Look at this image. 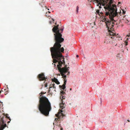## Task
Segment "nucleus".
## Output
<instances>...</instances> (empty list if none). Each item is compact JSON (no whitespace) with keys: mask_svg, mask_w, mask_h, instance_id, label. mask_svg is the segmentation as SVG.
I'll list each match as a JSON object with an SVG mask.
<instances>
[{"mask_svg":"<svg viewBox=\"0 0 130 130\" xmlns=\"http://www.w3.org/2000/svg\"><path fill=\"white\" fill-rule=\"evenodd\" d=\"M59 25L56 26L54 25L52 30L54 33V40L55 43L53 46L50 48V51L51 55L52 58L53 59V62L56 63L58 62V64L57 65L58 70L60 72L62 77L64 79V83L62 85H59L60 88L61 89L64 90L65 88V86L67 82L66 79V76L64 74L68 72L67 75H69L70 74V72L68 71L69 67H67V65L65 66L64 67L61 68V64L64 63V58L62 55V53L63 52L64 49L63 47L61 48V45L60 44L63 41L64 39L62 38V35L61 33H62L63 28H59Z\"/></svg>","mask_w":130,"mask_h":130,"instance_id":"f257e3e1","label":"nucleus"},{"mask_svg":"<svg viewBox=\"0 0 130 130\" xmlns=\"http://www.w3.org/2000/svg\"><path fill=\"white\" fill-rule=\"evenodd\" d=\"M38 107L41 113L45 116L48 115L52 109L51 103L48 100L43 96L39 98Z\"/></svg>","mask_w":130,"mask_h":130,"instance_id":"f03ea898","label":"nucleus"},{"mask_svg":"<svg viewBox=\"0 0 130 130\" xmlns=\"http://www.w3.org/2000/svg\"><path fill=\"white\" fill-rule=\"evenodd\" d=\"M111 13V10L108 11V12H106L105 13V15L106 16L109 15V18L110 19V20H108L106 21V20H105L106 22V25L108 28L109 29V27H110L111 26V27H113L114 26L113 24H115V22H116L117 20V18H118L119 17L118 12H117V14H116V15H113V16L110 15V13Z\"/></svg>","mask_w":130,"mask_h":130,"instance_id":"7ed1b4c3","label":"nucleus"},{"mask_svg":"<svg viewBox=\"0 0 130 130\" xmlns=\"http://www.w3.org/2000/svg\"><path fill=\"white\" fill-rule=\"evenodd\" d=\"M113 0H110L108 4H107L106 6L104 7L105 9H107L108 11L111 10V13H110V15L111 16L113 15H116L117 14V7L116 5L112 4L111 5V4L113 3Z\"/></svg>","mask_w":130,"mask_h":130,"instance_id":"20e7f679","label":"nucleus"},{"mask_svg":"<svg viewBox=\"0 0 130 130\" xmlns=\"http://www.w3.org/2000/svg\"><path fill=\"white\" fill-rule=\"evenodd\" d=\"M64 110H60L59 111L58 113L57 114H56V116L58 117V118H55V120L54 121V123H53V125H54L55 123L56 122L57 120H61L62 119H63L65 117V115H64L62 112H63Z\"/></svg>","mask_w":130,"mask_h":130,"instance_id":"39448f33","label":"nucleus"},{"mask_svg":"<svg viewBox=\"0 0 130 130\" xmlns=\"http://www.w3.org/2000/svg\"><path fill=\"white\" fill-rule=\"evenodd\" d=\"M4 117V116L3 115H0V130H3L6 126V125L3 120Z\"/></svg>","mask_w":130,"mask_h":130,"instance_id":"423d86ee","label":"nucleus"},{"mask_svg":"<svg viewBox=\"0 0 130 130\" xmlns=\"http://www.w3.org/2000/svg\"><path fill=\"white\" fill-rule=\"evenodd\" d=\"M109 0H96L97 3H98V6H99V8L101 9V6L102 5L103 6H105L108 3Z\"/></svg>","mask_w":130,"mask_h":130,"instance_id":"0eeeda50","label":"nucleus"},{"mask_svg":"<svg viewBox=\"0 0 130 130\" xmlns=\"http://www.w3.org/2000/svg\"><path fill=\"white\" fill-rule=\"evenodd\" d=\"M61 96H60V99H61V103L60 104V106L61 108L62 109H63V108H64V106L63 105L65 104V102L63 100L65 98V96H63L62 94H61Z\"/></svg>","mask_w":130,"mask_h":130,"instance_id":"6e6552de","label":"nucleus"},{"mask_svg":"<svg viewBox=\"0 0 130 130\" xmlns=\"http://www.w3.org/2000/svg\"><path fill=\"white\" fill-rule=\"evenodd\" d=\"M38 77L40 81L45 80L47 79V78L45 77L43 73H42L39 74Z\"/></svg>","mask_w":130,"mask_h":130,"instance_id":"1a4fd4ad","label":"nucleus"},{"mask_svg":"<svg viewBox=\"0 0 130 130\" xmlns=\"http://www.w3.org/2000/svg\"><path fill=\"white\" fill-rule=\"evenodd\" d=\"M109 34V38H112L114 40H116V39L117 38V37L115 36L116 34H114L113 32H110Z\"/></svg>","mask_w":130,"mask_h":130,"instance_id":"9d476101","label":"nucleus"},{"mask_svg":"<svg viewBox=\"0 0 130 130\" xmlns=\"http://www.w3.org/2000/svg\"><path fill=\"white\" fill-rule=\"evenodd\" d=\"M110 38H109H109L107 37H106L105 40L104 42L107 44L109 43L110 42Z\"/></svg>","mask_w":130,"mask_h":130,"instance_id":"9b49d317","label":"nucleus"},{"mask_svg":"<svg viewBox=\"0 0 130 130\" xmlns=\"http://www.w3.org/2000/svg\"><path fill=\"white\" fill-rule=\"evenodd\" d=\"M53 81L57 84H60L59 82L58 81V79L56 78H54Z\"/></svg>","mask_w":130,"mask_h":130,"instance_id":"f8f14e48","label":"nucleus"},{"mask_svg":"<svg viewBox=\"0 0 130 130\" xmlns=\"http://www.w3.org/2000/svg\"><path fill=\"white\" fill-rule=\"evenodd\" d=\"M61 90V91L60 93L61 94H64L65 93V92L63 91H62Z\"/></svg>","mask_w":130,"mask_h":130,"instance_id":"ddd939ff","label":"nucleus"},{"mask_svg":"<svg viewBox=\"0 0 130 130\" xmlns=\"http://www.w3.org/2000/svg\"><path fill=\"white\" fill-rule=\"evenodd\" d=\"M79 9V7L78 6H77V8H76V12H77V13L78 12Z\"/></svg>","mask_w":130,"mask_h":130,"instance_id":"4468645a","label":"nucleus"},{"mask_svg":"<svg viewBox=\"0 0 130 130\" xmlns=\"http://www.w3.org/2000/svg\"><path fill=\"white\" fill-rule=\"evenodd\" d=\"M124 43L125 44V46L128 45V42L127 41H125Z\"/></svg>","mask_w":130,"mask_h":130,"instance_id":"2eb2a0df","label":"nucleus"},{"mask_svg":"<svg viewBox=\"0 0 130 130\" xmlns=\"http://www.w3.org/2000/svg\"><path fill=\"white\" fill-rule=\"evenodd\" d=\"M7 115H7L6 116V118H7L9 119L10 120V117H8L7 116Z\"/></svg>","mask_w":130,"mask_h":130,"instance_id":"dca6fc26","label":"nucleus"},{"mask_svg":"<svg viewBox=\"0 0 130 130\" xmlns=\"http://www.w3.org/2000/svg\"><path fill=\"white\" fill-rule=\"evenodd\" d=\"M122 11H123V14H124L125 13V11H124L123 10H122Z\"/></svg>","mask_w":130,"mask_h":130,"instance_id":"f3484780","label":"nucleus"},{"mask_svg":"<svg viewBox=\"0 0 130 130\" xmlns=\"http://www.w3.org/2000/svg\"><path fill=\"white\" fill-rule=\"evenodd\" d=\"M47 84L46 83L45 85V87H46L47 86Z\"/></svg>","mask_w":130,"mask_h":130,"instance_id":"a211bd4d","label":"nucleus"},{"mask_svg":"<svg viewBox=\"0 0 130 130\" xmlns=\"http://www.w3.org/2000/svg\"><path fill=\"white\" fill-rule=\"evenodd\" d=\"M54 85H55V84H53V88H55V86H54Z\"/></svg>","mask_w":130,"mask_h":130,"instance_id":"6ab92c4d","label":"nucleus"},{"mask_svg":"<svg viewBox=\"0 0 130 130\" xmlns=\"http://www.w3.org/2000/svg\"><path fill=\"white\" fill-rule=\"evenodd\" d=\"M127 36L128 37H129L130 36V34H129L127 35Z\"/></svg>","mask_w":130,"mask_h":130,"instance_id":"aec40b11","label":"nucleus"},{"mask_svg":"<svg viewBox=\"0 0 130 130\" xmlns=\"http://www.w3.org/2000/svg\"><path fill=\"white\" fill-rule=\"evenodd\" d=\"M49 22H50V24H51V23H52V21H50Z\"/></svg>","mask_w":130,"mask_h":130,"instance_id":"412c9836","label":"nucleus"},{"mask_svg":"<svg viewBox=\"0 0 130 130\" xmlns=\"http://www.w3.org/2000/svg\"><path fill=\"white\" fill-rule=\"evenodd\" d=\"M61 130H63V128H61Z\"/></svg>","mask_w":130,"mask_h":130,"instance_id":"4be33fe9","label":"nucleus"},{"mask_svg":"<svg viewBox=\"0 0 130 130\" xmlns=\"http://www.w3.org/2000/svg\"><path fill=\"white\" fill-rule=\"evenodd\" d=\"M76 57H78V55H76Z\"/></svg>","mask_w":130,"mask_h":130,"instance_id":"5701e85b","label":"nucleus"},{"mask_svg":"<svg viewBox=\"0 0 130 130\" xmlns=\"http://www.w3.org/2000/svg\"><path fill=\"white\" fill-rule=\"evenodd\" d=\"M10 121H8V122H8V123H9V122H10Z\"/></svg>","mask_w":130,"mask_h":130,"instance_id":"b1692460","label":"nucleus"},{"mask_svg":"<svg viewBox=\"0 0 130 130\" xmlns=\"http://www.w3.org/2000/svg\"><path fill=\"white\" fill-rule=\"evenodd\" d=\"M127 121L128 122H130V121L129 120H127Z\"/></svg>","mask_w":130,"mask_h":130,"instance_id":"393cba45","label":"nucleus"},{"mask_svg":"<svg viewBox=\"0 0 130 130\" xmlns=\"http://www.w3.org/2000/svg\"><path fill=\"white\" fill-rule=\"evenodd\" d=\"M70 90H72V88H70Z\"/></svg>","mask_w":130,"mask_h":130,"instance_id":"a878e982","label":"nucleus"},{"mask_svg":"<svg viewBox=\"0 0 130 130\" xmlns=\"http://www.w3.org/2000/svg\"><path fill=\"white\" fill-rule=\"evenodd\" d=\"M117 43L115 45V46H116L117 45Z\"/></svg>","mask_w":130,"mask_h":130,"instance_id":"bb28decb","label":"nucleus"},{"mask_svg":"<svg viewBox=\"0 0 130 130\" xmlns=\"http://www.w3.org/2000/svg\"><path fill=\"white\" fill-rule=\"evenodd\" d=\"M55 25H56V24H57V23H56H56H55Z\"/></svg>","mask_w":130,"mask_h":130,"instance_id":"cd10ccee","label":"nucleus"},{"mask_svg":"<svg viewBox=\"0 0 130 130\" xmlns=\"http://www.w3.org/2000/svg\"><path fill=\"white\" fill-rule=\"evenodd\" d=\"M99 11H97V13H98V12H99Z\"/></svg>","mask_w":130,"mask_h":130,"instance_id":"c85d7f7f","label":"nucleus"},{"mask_svg":"<svg viewBox=\"0 0 130 130\" xmlns=\"http://www.w3.org/2000/svg\"><path fill=\"white\" fill-rule=\"evenodd\" d=\"M52 87H50V88H52Z\"/></svg>","mask_w":130,"mask_h":130,"instance_id":"c756f323","label":"nucleus"},{"mask_svg":"<svg viewBox=\"0 0 130 130\" xmlns=\"http://www.w3.org/2000/svg\"><path fill=\"white\" fill-rule=\"evenodd\" d=\"M49 91H50V89H49V90H48Z\"/></svg>","mask_w":130,"mask_h":130,"instance_id":"7c9ffc66","label":"nucleus"},{"mask_svg":"<svg viewBox=\"0 0 130 130\" xmlns=\"http://www.w3.org/2000/svg\"><path fill=\"white\" fill-rule=\"evenodd\" d=\"M52 20H53V21H54V20H53V19H52Z\"/></svg>","mask_w":130,"mask_h":130,"instance_id":"2f4dec72","label":"nucleus"},{"mask_svg":"<svg viewBox=\"0 0 130 130\" xmlns=\"http://www.w3.org/2000/svg\"><path fill=\"white\" fill-rule=\"evenodd\" d=\"M7 93H6H6H5V94H7Z\"/></svg>","mask_w":130,"mask_h":130,"instance_id":"473e14b6","label":"nucleus"},{"mask_svg":"<svg viewBox=\"0 0 130 130\" xmlns=\"http://www.w3.org/2000/svg\"><path fill=\"white\" fill-rule=\"evenodd\" d=\"M55 66V64H54Z\"/></svg>","mask_w":130,"mask_h":130,"instance_id":"72a5a7b5","label":"nucleus"},{"mask_svg":"<svg viewBox=\"0 0 130 130\" xmlns=\"http://www.w3.org/2000/svg\"><path fill=\"white\" fill-rule=\"evenodd\" d=\"M48 12L50 13V12L49 11H48Z\"/></svg>","mask_w":130,"mask_h":130,"instance_id":"f704fd0d","label":"nucleus"},{"mask_svg":"<svg viewBox=\"0 0 130 130\" xmlns=\"http://www.w3.org/2000/svg\"><path fill=\"white\" fill-rule=\"evenodd\" d=\"M120 13H119V14H120Z\"/></svg>","mask_w":130,"mask_h":130,"instance_id":"c9c22d12","label":"nucleus"},{"mask_svg":"<svg viewBox=\"0 0 130 130\" xmlns=\"http://www.w3.org/2000/svg\"><path fill=\"white\" fill-rule=\"evenodd\" d=\"M121 45H122V44H121Z\"/></svg>","mask_w":130,"mask_h":130,"instance_id":"e433bc0d","label":"nucleus"},{"mask_svg":"<svg viewBox=\"0 0 130 130\" xmlns=\"http://www.w3.org/2000/svg\"><path fill=\"white\" fill-rule=\"evenodd\" d=\"M1 102H0V103Z\"/></svg>","mask_w":130,"mask_h":130,"instance_id":"4c0bfd02","label":"nucleus"}]
</instances>
